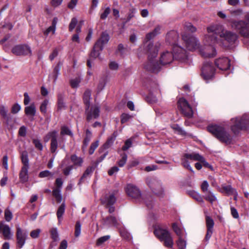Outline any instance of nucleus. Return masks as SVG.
Wrapping results in <instances>:
<instances>
[{
	"instance_id": "obj_1",
	"label": "nucleus",
	"mask_w": 249,
	"mask_h": 249,
	"mask_svg": "<svg viewBox=\"0 0 249 249\" xmlns=\"http://www.w3.org/2000/svg\"><path fill=\"white\" fill-rule=\"evenodd\" d=\"M208 34L205 36V42L212 46L215 43L221 44V40L230 44H233L237 41L238 36L233 32L228 31L220 25H212L207 28Z\"/></svg>"
},
{
	"instance_id": "obj_2",
	"label": "nucleus",
	"mask_w": 249,
	"mask_h": 249,
	"mask_svg": "<svg viewBox=\"0 0 249 249\" xmlns=\"http://www.w3.org/2000/svg\"><path fill=\"white\" fill-rule=\"evenodd\" d=\"M186 48L190 51L199 49L201 55L204 57H212L216 55V50L212 46H209L202 49L200 48L198 40L195 37L184 34L182 36Z\"/></svg>"
},
{
	"instance_id": "obj_3",
	"label": "nucleus",
	"mask_w": 249,
	"mask_h": 249,
	"mask_svg": "<svg viewBox=\"0 0 249 249\" xmlns=\"http://www.w3.org/2000/svg\"><path fill=\"white\" fill-rule=\"evenodd\" d=\"M159 46L149 42L147 43L144 50L148 55V61L144 65L146 70L152 72H158L160 68V64L158 63L155 58L158 52Z\"/></svg>"
},
{
	"instance_id": "obj_4",
	"label": "nucleus",
	"mask_w": 249,
	"mask_h": 249,
	"mask_svg": "<svg viewBox=\"0 0 249 249\" xmlns=\"http://www.w3.org/2000/svg\"><path fill=\"white\" fill-rule=\"evenodd\" d=\"M174 54L169 52L162 53L160 58V64L162 65L170 63L174 58L185 62L187 59L185 50L178 45H174L173 48Z\"/></svg>"
},
{
	"instance_id": "obj_5",
	"label": "nucleus",
	"mask_w": 249,
	"mask_h": 249,
	"mask_svg": "<svg viewBox=\"0 0 249 249\" xmlns=\"http://www.w3.org/2000/svg\"><path fill=\"white\" fill-rule=\"evenodd\" d=\"M127 195L135 201L142 202L144 201L146 206L148 208H151L153 206V200L151 196H142L140 189L135 185L128 184L125 188Z\"/></svg>"
},
{
	"instance_id": "obj_6",
	"label": "nucleus",
	"mask_w": 249,
	"mask_h": 249,
	"mask_svg": "<svg viewBox=\"0 0 249 249\" xmlns=\"http://www.w3.org/2000/svg\"><path fill=\"white\" fill-rule=\"evenodd\" d=\"M207 130L222 142L229 144L232 142V137L221 126L216 124L210 125L207 127Z\"/></svg>"
},
{
	"instance_id": "obj_7",
	"label": "nucleus",
	"mask_w": 249,
	"mask_h": 249,
	"mask_svg": "<svg viewBox=\"0 0 249 249\" xmlns=\"http://www.w3.org/2000/svg\"><path fill=\"white\" fill-rule=\"evenodd\" d=\"M231 27L244 38L245 39L249 38V24L244 20H229Z\"/></svg>"
},
{
	"instance_id": "obj_8",
	"label": "nucleus",
	"mask_w": 249,
	"mask_h": 249,
	"mask_svg": "<svg viewBox=\"0 0 249 249\" xmlns=\"http://www.w3.org/2000/svg\"><path fill=\"white\" fill-rule=\"evenodd\" d=\"M154 234L161 241L164 242L165 247L168 248L173 247V240L167 230L158 228L155 230Z\"/></svg>"
},
{
	"instance_id": "obj_9",
	"label": "nucleus",
	"mask_w": 249,
	"mask_h": 249,
	"mask_svg": "<svg viewBox=\"0 0 249 249\" xmlns=\"http://www.w3.org/2000/svg\"><path fill=\"white\" fill-rule=\"evenodd\" d=\"M231 121L234 123L231 126V129L235 134L239 130L246 129L249 126V117L247 115H244L240 118H233Z\"/></svg>"
},
{
	"instance_id": "obj_10",
	"label": "nucleus",
	"mask_w": 249,
	"mask_h": 249,
	"mask_svg": "<svg viewBox=\"0 0 249 249\" xmlns=\"http://www.w3.org/2000/svg\"><path fill=\"white\" fill-rule=\"evenodd\" d=\"M57 137L58 132L55 130L49 132L43 137V141L45 142L51 140L50 151L52 153L56 152L58 147Z\"/></svg>"
},
{
	"instance_id": "obj_11",
	"label": "nucleus",
	"mask_w": 249,
	"mask_h": 249,
	"mask_svg": "<svg viewBox=\"0 0 249 249\" xmlns=\"http://www.w3.org/2000/svg\"><path fill=\"white\" fill-rule=\"evenodd\" d=\"M201 71V75L204 80H210L213 77L214 69L211 63L208 61L204 62Z\"/></svg>"
},
{
	"instance_id": "obj_12",
	"label": "nucleus",
	"mask_w": 249,
	"mask_h": 249,
	"mask_svg": "<svg viewBox=\"0 0 249 249\" xmlns=\"http://www.w3.org/2000/svg\"><path fill=\"white\" fill-rule=\"evenodd\" d=\"M12 52L16 55L31 56L32 55L30 47L26 44L18 45L14 46L12 49Z\"/></svg>"
},
{
	"instance_id": "obj_13",
	"label": "nucleus",
	"mask_w": 249,
	"mask_h": 249,
	"mask_svg": "<svg viewBox=\"0 0 249 249\" xmlns=\"http://www.w3.org/2000/svg\"><path fill=\"white\" fill-rule=\"evenodd\" d=\"M178 107L181 109L182 114L186 117L190 118L193 115L192 107L188 102L183 98H180L178 101Z\"/></svg>"
},
{
	"instance_id": "obj_14",
	"label": "nucleus",
	"mask_w": 249,
	"mask_h": 249,
	"mask_svg": "<svg viewBox=\"0 0 249 249\" xmlns=\"http://www.w3.org/2000/svg\"><path fill=\"white\" fill-rule=\"evenodd\" d=\"M147 184L155 195L162 196L163 189L160 182L155 178H150L147 180Z\"/></svg>"
},
{
	"instance_id": "obj_15",
	"label": "nucleus",
	"mask_w": 249,
	"mask_h": 249,
	"mask_svg": "<svg viewBox=\"0 0 249 249\" xmlns=\"http://www.w3.org/2000/svg\"><path fill=\"white\" fill-rule=\"evenodd\" d=\"M27 237V232L22 230L19 226H17L16 237L17 240V247L18 248L21 249L24 246Z\"/></svg>"
},
{
	"instance_id": "obj_16",
	"label": "nucleus",
	"mask_w": 249,
	"mask_h": 249,
	"mask_svg": "<svg viewBox=\"0 0 249 249\" xmlns=\"http://www.w3.org/2000/svg\"><path fill=\"white\" fill-rule=\"evenodd\" d=\"M99 113L100 108L96 105L91 106L90 109H87L86 107L87 121L90 122L92 119L97 118L99 116Z\"/></svg>"
},
{
	"instance_id": "obj_17",
	"label": "nucleus",
	"mask_w": 249,
	"mask_h": 249,
	"mask_svg": "<svg viewBox=\"0 0 249 249\" xmlns=\"http://www.w3.org/2000/svg\"><path fill=\"white\" fill-rule=\"evenodd\" d=\"M205 219L207 228V233L205 240L207 241L210 239L213 234L214 223L213 220L209 216H206Z\"/></svg>"
},
{
	"instance_id": "obj_18",
	"label": "nucleus",
	"mask_w": 249,
	"mask_h": 249,
	"mask_svg": "<svg viewBox=\"0 0 249 249\" xmlns=\"http://www.w3.org/2000/svg\"><path fill=\"white\" fill-rule=\"evenodd\" d=\"M117 191H115L112 193L110 194L109 195H105L104 196L101 198L102 204L107 207L113 205L115 203L116 200L115 195L117 194Z\"/></svg>"
},
{
	"instance_id": "obj_19",
	"label": "nucleus",
	"mask_w": 249,
	"mask_h": 249,
	"mask_svg": "<svg viewBox=\"0 0 249 249\" xmlns=\"http://www.w3.org/2000/svg\"><path fill=\"white\" fill-rule=\"evenodd\" d=\"M230 60L227 57H223L217 59L215 61V64L221 70L226 71L230 66Z\"/></svg>"
},
{
	"instance_id": "obj_20",
	"label": "nucleus",
	"mask_w": 249,
	"mask_h": 249,
	"mask_svg": "<svg viewBox=\"0 0 249 249\" xmlns=\"http://www.w3.org/2000/svg\"><path fill=\"white\" fill-rule=\"evenodd\" d=\"M0 233L2 234L4 239L6 240L11 239L13 235L9 226L3 222H0Z\"/></svg>"
},
{
	"instance_id": "obj_21",
	"label": "nucleus",
	"mask_w": 249,
	"mask_h": 249,
	"mask_svg": "<svg viewBox=\"0 0 249 249\" xmlns=\"http://www.w3.org/2000/svg\"><path fill=\"white\" fill-rule=\"evenodd\" d=\"M109 39V36L106 32L102 33L100 37L95 43V47H99L100 51H102L104 46L107 43Z\"/></svg>"
},
{
	"instance_id": "obj_22",
	"label": "nucleus",
	"mask_w": 249,
	"mask_h": 249,
	"mask_svg": "<svg viewBox=\"0 0 249 249\" xmlns=\"http://www.w3.org/2000/svg\"><path fill=\"white\" fill-rule=\"evenodd\" d=\"M104 225L107 227L114 226L117 227L119 223L117 218L113 216L110 215L103 219Z\"/></svg>"
},
{
	"instance_id": "obj_23",
	"label": "nucleus",
	"mask_w": 249,
	"mask_h": 249,
	"mask_svg": "<svg viewBox=\"0 0 249 249\" xmlns=\"http://www.w3.org/2000/svg\"><path fill=\"white\" fill-rule=\"evenodd\" d=\"M28 169L29 167L22 166L21 170L19 174V177L20 182L25 183L28 180Z\"/></svg>"
},
{
	"instance_id": "obj_24",
	"label": "nucleus",
	"mask_w": 249,
	"mask_h": 249,
	"mask_svg": "<svg viewBox=\"0 0 249 249\" xmlns=\"http://www.w3.org/2000/svg\"><path fill=\"white\" fill-rule=\"evenodd\" d=\"M161 28V27L160 26L158 25L155 28L153 31L147 34L145 37L147 40H150L153 38L157 35L160 34V33Z\"/></svg>"
},
{
	"instance_id": "obj_25",
	"label": "nucleus",
	"mask_w": 249,
	"mask_h": 249,
	"mask_svg": "<svg viewBox=\"0 0 249 249\" xmlns=\"http://www.w3.org/2000/svg\"><path fill=\"white\" fill-rule=\"evenodd\" d=\"M184 158L186 159L193 160L195 161L201 160L203 159V156L196 153H192L191 154H185L184 155Z\"/></svg>"
},
{
	"instance_id": "obj_26",
	"label": "nucleus",
	"mask_w": 249,
	"mask_h": 249,
	"mask_svg": "<svg viewBox=\"0 0 249 249\" xmlns=\"http://www.w3.org/2000/svg\"><path fill=\"white\" fill-rule=\"evenodd\" d=\"M178 38V35L175 31H172L169 32L166 36L167 41L170 43L174 44Z\"/></svg>"
},
{
	"instance_id": "obj_27",
	"label": "nucleus",
	"mask_w": 249,
	"mask_h": 249,
	"mask_svg": "<svg viewBox=\"0 0 249 249\" xmlns=\"http://www.w3.org/2000/svg\"><path fill=\"white\" fill-rule=\"evenodd\" d=\"M83 101L87 109H89L90 107V100L91 99V91L89 89H87L83 95Z\"/></svg>"
},
{
	"instance_id": "obj_28",
	"label": "nucleus",
	"mask_w": 249,
	"mask_h": 249,
	"mask_svg": "<svg viewBox=\"0 0 249 249\" xmlns=\"http://www.w3.org/2000/svg\"><path fill=\"white\" fill-rule=\"evenodd\" d=\"M117 137V132H114L107 140L106 143L103 145L105 149L110 147L113 143Z\"/></svg>"
},
{
	"instance_id": "obj_29",
	"label": "nucleus",
	"mask_w": 249,
	"mask_h": 249,
	"mask_svg": "<svg viewBox=\"0 0 249 249\" xmlns=\"http://www.w3.org/2000/svg\"><path fill=\"white\" fill-rule=\"evenodd\" d=\"M20 158L23 167H29L28 153L26 151H23L20 153Z\"/></svg>"
},
{
	"instance_id": "obj_30",
	"label": "nucleus",
	"mask_w": 249,
	"mask_h": 249,
	"mask_svg": "<svg viewBox=\"0 0 249 249\" xmlns=\"http://www.w3.org/2000/svg\"><path fill=\"white\" fill-rule=\"evenodd\" d=\"M36 108L34 104H31L25 108V113L27 116H34L36 114Z\"/></svg>"
},
{
	"instance_id": "obj_31",
	"label": "nucleus",
	"mask_w": 249,
	"mask_h": 249,
	"mask_svg": "<svg viewBox=\"0 0 249 249\" xmlns=\"http://www.w3.org/2000/svg\"><path fill=\"white\" fill-rule=\"evenodd\" d=\"M222 190L228 195H234V199H236L237 193L236 190L232 188L231 185L224 186L222 187Z\"/></svg>"
},
{
	"instance_id": "obj_32",
	"label": "nucleus",
	"mask_w": 249,
	"mask_h": 249,
	"mask_svg": "<svg viewBox=\"0 0 249 249\" xmlns=\"http://www.w3.org/2000/svg\"><path fill=\"white\" fill-rule=\"evenodd\" d=\"M188 194L194 199L198 202L203 203L204 201L202 196L198 193L194 191H190L188 192Z\"/></svg>"
},
{
	"instance_id": "obj_33",
	"label": "nucleus",
	"mask_w": 249,
	"mask_h": 249,
	"mask_svg": "<svg viewBox=\"0 0 249 249\" xmlns=\"http://www.w3.org/2000/svg\"><path fill=\"white\" fill-rule=\"evenodd\" d=\"M64 95L62 93H59L57 95V108L58 110L64 109L65 107V103L63 101Z\"/></svg>"
},
{
	"instance_id": "obj_34",
	"label": "nucleus",
	"mask_w": 249,
	"mask_h": 249,
	"mask_svg": "<svg viewBox=\"0 0 249 249\" xmlns=\"http://www.w3.org/2000/svg\"><path fill=\"white\" fill-rule=\"evenodd\" d=\"M60 192V189L58 188H55L53 191V195L58 203L61 202L62 199V197Z\"/></svg>"
},
{
	"instance_id": "obj_35",
	"label": "nucleus",
	"mask_w": 249,
	"mask_h": 249,
	"mask_svg": "<svg viewBox=\"0 0 249 249\" xmlns=\"http://www.w3.org/2000/svg\"><path fill=\"white\" fill-rule=\"evenodd\" d=\"M204 197L211 203H213L216 200V197L211 191H209L207 194H205Z\"/></svg>"
},
{
	"instance_id": "obj_36",
	"label": "nucleus",
	"mask_w": 249,
	"mask_h": 249,
	"mask_svg": "<svg viewBox=\"0 0 249 249\" xmlns=\"http://www.w3.org/2000/svg\"><path fill=\"white\" fill-rule=\"evenodd\" d=\"M121 159L118 161L117 164L120 167H123L127 161V155L126 154L124 153L121 154Z\"/></svg>"
},
{
	"instance_id": "obj_37",
	"label": "nucleus",
	"mask_w": 249,
	"mask_h": 249,
	"mask_svg": "<svg viewBox=\"0 0 249 249\" xmlns=\"http://www.w3.org/2000/svg\"><path fill=\"white\" fill-rule=\"evenodd\" d=\"M65 203H62V204L59 207L56 213L57 217L59 220H60V218L62 217V215L65 212Z\"/></svg>"
},
{
	"instance_id": "obj_38",
	"label": "nucleus",
	"mask_w": 249,
	"mask_h": 249,
	"mask_svg": "<svg viewBox=\"0 0 249 249\" xmlns=\"http://www.w3.org/2000/svg\"><path fill=\"white\" fill-rule=\"evenodd\" d=\"M94 170V168L93 166L88 167L86 169V170L85 171L84 173L83 174V176L80 178V181H81L83 179H84L85 178H86L88 176L91 174L93 172Z\"/></svg>"
},
{
	"instance_id": "obj_39",
	"label": "nucleus",
	"mask_w": 249,
	"mask_h": 249,
	"mask_svg": "<svg viewBox=\"0 0 249 249\" xmlns=\"http://www.w3.org/2000/svg\"><path fill=\"white\" fill-rule=\"evenodd\" d=\"M71 160L75 165L80 166L83 162V160L75 155L71 156Z\"/></svg>"
},
{
	"instance_id": "obj_40",
	"label": "nucleus",
	"mask_w": 249,
	"mask_h": 249,
	"mask_svg": "<svg viewBox=\"0 0 249 249\" xmlns=\"http://www.w3.org/2000/svg\"><path fill=\"white\" fill-rule=\"evenodd\" d=\"M60 69V68L59 64H57L53 69L52 76L54 82L56 81L58 75L59 73Z\"/></svg>"
},
{
	"instance_id": "obj_41",
	"label": "nucleus",
	"mask_w": 249,
	"mask_h": 249,
	"mask_svg": "<svg viewBox=\"0 0 249 249\" xmlns=\"http://www.w3.org/2000/svg\"><path fill=\"white\" fill-rule=\"evenodd\" d=\"M92 137V133L89 129H87L86 131V137L84 140V144L87 146L90 141Z\"/></svg>"
},
{
	"instance_id": "obj_42",
	"label": "nucleus",
	"mask_w": 249,
	"mask_h": 249,
	"mask_svg": "<svg viewBox=\"0 0 249 249\" xmlns=\"http://www.w3.org/2000/svg\"><path fill=\"white\" fill-rule=\"evenodd\" d=\"M100 49L99 47H95V44H94L93 49L90 53V57L95 58L98 57L100 54Z\"/></svg>"
},
{
	"instance_id": "obj_43",
	"label": "nucleus",
	"mask_w": 249,
	"mask_h": 249,
	"mask_svg": "<svg viewBox=\"0 0 249 249\" xmlns=\"http://www.w3.org/2000/svg\"><path fill=\"white\" fill-rule=\"evenodd\" d=\"M184 27L186 31L192 33L195 32L196 31V28L190 22H185L184 24Z\"/></svg>"
},
{
	"instance_id": "obj_44",
	"label": "nucleus",
	"mask_w": 249,
	"mask_h": 249,
	"mask_svg": "<svg viewBox=\"0 0 249 249\" xmlns=\"http://www.w3.org/2000/svg\"><path fill=\"white\" fill-rule=\"evenodd\" d=\"M49 104V100L48 99L44 100L41 103L40 107V110L41 113L45 114L47 112V107Z\"/></svg>"
},
{
	"instance_id": "obj_45",
	"label": "nucleus",
	"mask_w": 249,
	"mask_h": 249,
	"mask_svg": "<svg viewBox=\"0 0 249 249\" xmlns=\"http://www.w3.org/2000/svg\"><path fill=\"white\" fill-rule=\"evenodd\" d=\"M109 235H105L99 238L96 241V245L100 246L110 238Z\"/></svg>"
},
{
	"instance_id": "obj_46",
	"label": "nucleus",
	"mask_w": 249,
	"mask_h": 249,
	"mask_svg": "<svg viewBox=\"0 0 249 249\" xmlns=\"http://www.w3.org/2000/svg\"><path fill=\"white\" fill-rule=\"evenodd\" d=\"M81 79L79 77H76L70 80V85L71 88H76L79 86Z\"/></svg>"
},
{
	"instance_id": "obj_47",
	"label": "nucleus",
	"mask_w": 249,
	"mask_h": 249,
	"mask_svg": "<svg viewBox=\"0 0 249 249\" xmlns=\"http://www.w3.org/2000/svg\"><path fill=\"white\" fill-rule=\"evenodd\" d=\"M35 147L40 151L43 150V145L40 141L37 139H33L32 140Z\"/></svg>"
},
{
	"instance_id": "obj_48",
	"label": "nucleus",
	"mask_w": 249,
	"mask_h": 249,
	"mask_svg": "<svg viewBox=\"0 0 249 249\" xmlns=\"http://www.w3.org/2000/svg\"><path fill=\"white\" fill-rule=\"evenodd\" d=\"M177 245L179 249H184L186 246V241L179 237L178 240L177 241Z\"/></svg>"
},
{
	"instance_id": "obj_49",
	"label": "nucleus",
	"mask_w": 249,
	"mask_h": 249,
	"mask_svg": "<svg viewBox=\"0 0 249 249\" xmlns=\"http://www.w3.org/2000/svg\"><path fill=\"white\" fill-rule=\"evenodd\" d=\"M60 133L62 135H67L71 136H72V133L71 130L66 126H63L61 127Z\"/></svg>"
},
{
	"instance_id": "obj_50",
	"label": "nucleus",
	"mask_w": 249,
	"mask_h": 249,
	"mask_svg": "<svg viewBox=\"0 0 249 249\" xmlns=\"http://www.w3.org/2000/svg\"><path fill=\"white\" fill-rule=\"evenodd\" d=\"M13 215L11 211L9 209H6L4 212V218L6 221L9 222L12 219Z\"/></svg>"
},
{
	"instance_id": "obj_51",
	"label": "nucleus",
	"mask_w": 249,
	"mask_h": 249,
	"mask_svg": "<svg viewBox=\"0 0 249 249\" xmlns=\"http://www.w3.org/2000/svg\"><path fill=\"white\" fill-rule=\"evenodd\" d=\"M53 174L49 170H44L39 173V177L43 178L45 177H50L51 178H53Z\"/></svg>"
},
{
	"instance_id": "obj_52",
	"label": "nucleus",
	"mask_w": 249,
	"mask_h": 249,
	"mask_svg": "<svg viewBox=\"0 0 249 249\" xmlns=\"http://www.w3.org/2000/svg\"><path fill=\"white\" fill-rule=\"evenodd\" d=\"M188 160V159H186V158H184V159L182 160V165L184 167L187 168L192 172H194L193 168L190 166L189 162Z\"/></svg>"
},
{
	"instance_id": "obj_53",
	"label": "nucleus",
	"mask_w": 249,
	"mask_h": 249,
	"mask_svg": "<svg viewBox=\"0 0 249 249\" xmlns=\"http://www.w3.org/2000/svg\"><path fill=\"white\" fill-rule=\"evenodd\" d=\"M99 145V141H96L95 142H92L91 145H90V148H89V155H92L95 150L96 149V148Z\"/></svg>"
},
{
	"instance_id": "obj_54",
	"label": "nucleus",
	"mask_w": 249,
	"mask_h": 249,
	"mask_svg": "<svg viewBox=\"0 0 249 249\" xmlns=\"http://www.w3.org/2000/svg\"><path fill=\"white\" fill-rule=\"evenodd\" d=\"M172 128L174 130H177L178 133L181 135L185 136L187 135V133L178 124H174L172 126Z\"/></svg>"
},
{
	"instance_id": "obj_55",
	"label": "nucleus",
	"mask_w": 249,
	"mask_h": 249,
	"mask_svg": "<svg viewBox=\"0 0 249 249\" xmlns=\"http://www.w3.org/2000/svg\"><path fill=\"white\" fill-rule=\"evenodd\" d=\"M172 228L174 231L177 234V235L179 237H181L182 235V230L178 226L176 223H174L172 224Z\"/></svg>"
},
{
	"instance_id": "obj_56",
	"label": "nucleus",
	"mask_w": 249,
	"mask_h": 249,
	"mask_svg": "<svg viewBox=\"0 0 249 249\" xmlns=\"http://www.w3.org/2000/svg\"><path fill=\"white\" fill-rule=\"evenodd\" d=\"M81 224L79 221H77L75 226L74 235L75 237H78L81 233Z\"/></svg>"
},
{
	"instance_id": "obj_57",
	"label": "nucleus",
	"mask_w": 249,
	"mask_h": 249,
	"mask_svg": "<svg viewBox=\"0 0 249 249\" xmlns=\"http://www.w3.org/2000/svg\"><path fill=\"white\" fill-rule=\"evenodd\" d=\"M77 23V19L76 18H73L69 26V30L70 32L73 31Z\"/></svg>"
},
{
	"instance_id": "obj_58",
	"label": "nucleus",
	"mask_w": 249,
	"mask_h": 249,
	"mask_svg": "<svg viewBox=\"0 0 249 249\" xmlns=\"http://www.w3.org/2000/svg\"><path fill=\"white\" fill-rule=\"evenodd\" d=\"M51 237L53 241L56 242L58 240V234L56 229L53 228L51 230Z\"/></svg>"
},
{
	"instance_id": "obj_59",
	"label": "nucleus",
	"mask_w": 249,
	"mask_h": 249,
	"mask_svg": "<svg viewBox=\"0 0 249 249\" xmlns=\"http://www.w3.org/2000/svg\"><path fill=\"white\" fill-rule=\"evenodd\" d=\"M136 11V9L133 8H132L129 10V13H128V14L127 17V18H126L125 23L128 22L129 20H131V19L132 18H133L134 17V14L135 13Z\"/></svg>"
},
{
	"instance_id": "obj_60",
	"label": "nucleus",
	"mask_w": 249,
	"mask_h": 249,
	"mask_svg": "<svg viewBox=\"0 0 249 249\" xmlns=\"http://www.w3.org/2000/svg\"><path fill=\"white\" fill-rule=\"evenodd\" d=\"M41 232V230L39 229H37L35 230H33L30 232V236L32 238H37L39 237V234Z\"/></svg>"
},
{
	"instance_id": "obj_61",
	"label": "nucleus",
	"mask_w": 249,
	"mask_h": 249,
	"mask_svg": "<svg viewBox=\"0 0 249 249\" xmlns=\"http://www.w3.org/2000/svg\"><path fill=\"white\" fill-rule=\"evenodd\" d=\"M132 141L131 139L127 140L124 143V145L122 147L123 151L127 150L129 148L132 146Z\"/></svg>"
},
{
	"instance_id": "obj_62",
	"label": "nucleus",
	"mask_w": 249,
	"mask_h": 249,
	"mask_svg": "<svg viewBox=\"0 0 249 249\" xmlns=\"http://www.w3.org/2000/svg\"><path fill=\"white\" fill-rule=\"evenodd\" d=\"M110 12V9L109 7H107L104 10V12L101 14L100 18L102 19H106Z\"/></svg>"
},
{
	"instance_id": "obj_63",
	"label": "nucleus",
	"mask_w": 249,
	"mask_h": 249,
	"mask_svg": "<svg viewBox=\"0 0 249 249\" xmlns=\"http://www.w3.org/2000/svg\"><path fill=\"white\" fill-rule=\"evenodd\" d=\"M146 101L150 104H153L156 103L158 101V99L155 96H153L152 94H150L147 96Z\"/></svg>"
},
{
	"instance_id": "obj_64",
	"label": "nucleus",
	"mask_w": 249,
	"mask_h": 249,
	"mask_svg": "<svg viewBox=\"0 0 249 249\" xmlns=\"http://www.w3.org/2000/svg\"><path fill=\"white\" fill-rule=\"evenodd\" d=\"M26 127L23 125L21 126L18 130V135L21 137H25L26 135Z\"/></svg>"
}]
</instances>
